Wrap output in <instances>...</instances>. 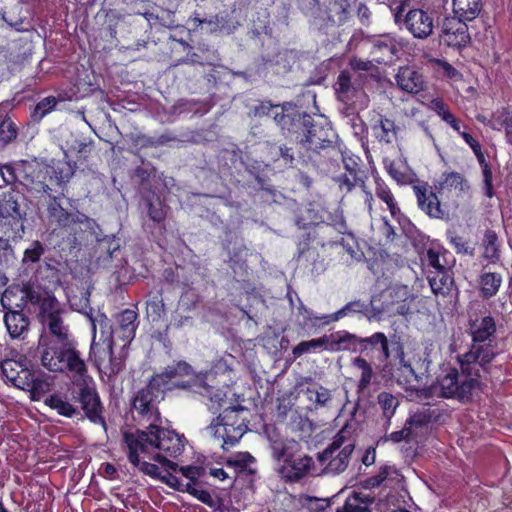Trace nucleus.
<instances>
[{"label":"nucleus","instance_id":"1","mask_svg":"<svg viewBox=\"0 0 512 512\" xmlns=\"http://www.w3.org/2000/svg\"><path fill=\"white\" fill-rule=\"evenodd\" d=\"M163 392L158 386L148 385L140 389L133 398L132 415L134 420L149 423L147 430L137 429L135 432H125L124 440L128 448H184L188 440L183 434L158 426L160 412L157 407L159 393Z\"/></svg>","mask_w":512,"mask_h":512},{"label":"nucleus","instance_id":"2","mask_svg":"<svg viewBox=\"0 0 512 512\" xmlns=\"http://www.w3.org/2000/svg\"><path fill=\"white\" fill-rule=\"evenodd\" d=\"M491 357L492 353L477 347L458 356L460 371L451 368L438 380L439 395L462 403L470 402L473 392L480 387L479 367L486 369L491 363Z\"/></svg>","mask_w":512,"mask_h":512},{"label":"nucleus","instance_id":"3","mask_svg":"<svg viewBox=\"0 0 512 512\" xmlns=\"http://www.w3.org/2000/svg\"><path fill=\"white\" fill-rule=\"evenodd\" d=\"M34 353L33 357L50 372L66 374L75 383L87 377V365L74 339L52 342L43 338Z\"/></svg>","mask_w":512,"mask_h":512},{"label":"nucleus","instance_id":"4","mask_svg":"<svg viewBox=\"0 0 512 512\" xmlns=\"http://www.w3.org/2000/svg\"><path fill=\"white\" fill-rule=\"evenodd\" d=\"M19 183L28 192L37 195H47L48 202L51 197L58 194H51L53 185L63 187L73 176L74 170L70 163L59 161L54 165H45L37 161H21V168L18 169Z\"/></svg>","mask_w":512,"mask_h":512},{"label":"nucleus","instance_id":"5","mask_svg":"<svg viewBox=\"0 0 512 512\" xmlns=\"http://www.w3.org/2000/svg\"><path fill=\"white\" fill-rule=\"evenodd\" d=\"M148 452L149 450H128L127 457L129 462L143 474L161 481L175 491L187 493L209 507L214 506L211 493L202 488L206 484V482L201 480L203 476H195L189 478L188 482H183L173 473H162L157 464L145 460V455Z\"/></svg>","mask_w":512,"mask_h":512},{"label":"nucleus","instance_id":"6","mask_svg":"<svg viewBox=\"0 0 512 512\" xmlns=\"http://www.w3.org/2000/svg\"><path fill=\"white\" fill-rule=\"evenodd\" d=\"M63 198L64 193L59 192L58 196L51 197L50 202H47V217L50 223L67 231L75 242L99 241L102 232L97 222L79 210L65 209L61 204Z\"/></svg>","mask_w":512,"mask_h":512},{"label":"nucleus","instance_id":"7","mask_svg":"<svg viewBox=\"0 0 512 512\" xmlns=\"http://www.w3.org/2000/svg\"><path fill=\"white\" fill-rule=\"evenodd\" d=\"M301 9L320 27L341 26L351 16L349 0H304Z\"/></svg>","mask_w":512,"mask_h":512},{"label":"nucleus","instance_id":"8","mask_svg":"<svg viewBox=\"0 0 512 512\" xmlns=\"http://www.w3.org/2000/svg\"><path fill=\"white\" fill-rule=\"evenodd\" d=\"M66 315V310L61 307L56 298H47L42 304V315L39 316L43 332L40 334L38 342H41L43 338L52 342L74 339L69 325L65 321Z\"/></svg>","mask_w":512,"mask_h":512},{"label":"nucleus","instance_id":"9","mask_svg":"<svg viewBox=\"0 0 512 512\" xmlns=\"http://www.w3.org/2000/svg\"><path fill=\"white\" fill-rule=\"evenodd\" d=\"M301 450H274L273 457L277 461V471L286 482H298L312 468L313 459Z\"/></svg>","mask_w":512,"mask_h":512},{"label":"nucleus","instance_id":"10","mask_svg":"<svg viewBox=\"0 0 512 512\" xmlns=\"http://www.w3.org/2000/svg\"><path fill=\"white\" fill-rule=\"evenodd\" d=\"M277 107H281V111L274 113L273 120L283 133L295 136L298 141L304 138L314 116L301 110L292 102H284Z\"/></svg>","mask_w":512,"mask_h":512},{"label":"nucleus","instance_id":"11","mask_svg":"<svg viewBox=\"0 0 512 512\" xmlns=\"http://www.w3.org/2000/svg\"><path fill=\"white\" fill-rule=\"evenodd\" d=\"M405 0L393 9L396 23L403 21L409 32L419 39H425L433 32V18L422 9H408Z\"/></svg>","mask_w":512,"mask_h":512},{"label":"nucleus","instance_id":"12","mask_svg":"<svg viewBox=\"0 0 512 512\" xmlns=\"http://www.w3.org/2000/svg\"><path fill=\"white\" fill-rule=\"evenodd\" d=\"M244 410V407L240 405L227 406L223 409V412L218 415V423L211 424L207 428V433L219 441L218 444L221 448H224L226 444L235 445L246 432V427H244L242 423L234 426V423L229 422L233 413Z\"/></svg>","mask_w":512,"mask_h":512},{"label":"nucleus","instance_id":"13","mask_svg":"<svg viewBox=\"0 0 512 512\" xmlns=\"http://www.w3.org/2000/svg\"><path fill=\"white\" fill-rule=\"evenodd\" d=\"M299 153L304 163L311 164L323 174L336 171L340 166V162H344L343 153L336 144V140L321 146V148L311 149L306 152L299 151Z\"/></svg>","mask_w":512,"mask_h":512},{"label":"nucleus","instance_id":"14","mask_svg":"<svg viewBox=\"0 0 512 512\" xmlns=\"http://www.w3.org/2000/svg\"><path fill=\"white\" fill-rule=\"evenodd\" d=\"M404 476L401 471L392 465H382L376 475L367 477L358 483V487L365 493L375 494V490L379 489V494L388 491H397L403 487Z\"/></svg>","mask_w":512,"mask_h":512},{"label":"nucleus","instance_id":"15","mask_svg":"<svg viewBox=\"0 0 512 512\" xmlns=\"http://www.w3.org/2000/svg\"><path fill=\"white\" fill-rule=\"evenodd\" d=\"M337 140V135L329 124L328 120L315 115L312 123L308 126L304 138L299 139L300 151L306 152L311 149L321 148V146Z\"/></svg>","mask_w":512,"mask_h":512},{"label":"nucleus","instance_id":"16","mask_svg":"<svg viewBox=\"0 0 512 512\" xmlns=\"http://www.w3.org/2000/svg\"><path fill=\"white\" fill-rule=\"evenodd\" d=\"M410 299V290L406 285H395L371 297V318H380L382 314H391L397 302Z\"/></svg>","mask_w":512,"mask_h":512},{"label":"nucleus","instance_id":"17","mask_svg":"<svg viewBox=\"0 0 512 512\" xmlns=\"http://www.w3.org/2000/svg\"><path fill=\"white\" fill-rule=\"evenodd\" d=\"M9 301V293L6 291L1 298V304L7 310L4 315L5 326L11 338L24 339L30 325L29 318L23 313L24 303L13 306Z\"/></svg>","mask_w":512,"mask_h":512},{"label":"nucleus","instance_id":"18","mask_svg":"<svg viewBox=\"0 0 512 512\" xmlns=\"http://www.w3.org/2000/svg\"><path fill=\"white\" fill-rule=\"evenodd\" d=\"M137 313L133 310L126 309L117 316L118 325L113 329L109 336L104 340L106 344V354L111 360L114 354L113 345L116 338L124 342V346L129 344L135 337L137 329Z\"/></svg>","mask_w":512,"mask_h":512},{"label":"nucleus","instance_id":"19","mask_svg":"<svg viewBox=\"0 0 512 512\" xmlns=\"http://www.w3.org/2000/svg\"><path fill=\"white\" fill-rule=\"evenodd\" d=\"M496 332V323L492 316H484L469 321V333L472 337V345L469 351L475 347L485 349L492 353L491 362L496 356L494 346L491 344V337Z\"/></svg>","mask_w":512,"mask_h":512},{"label":"nucleus","instance_id":"20","mask_svg":"<svg viewBox=\"0 0 512 512\" xmlns=\"http://www.w3.org/2000/svg\"><path fill=\"white\" fill-rule=\"evenodd\" d=\"M153 460L158 463L162 468V473H173L178 472L186 479L193 478L195 476H205L207 474V465L205 464V455L199 454L195 462L190 465H179L168 459L161 453L151 454L150 451L145 455V459Z\"/></svg>","mask_w":512,"mask_h":512},{"label":"nucleus","instance_id":"21","mask_svg":"<svg viewBox=\"0 0 512 512\" xmlns=\"http://www.w3.org/2000/svg\"><path fill=\"white\" fill-rule=\"evenodd\" d=\"M466 21L457 16L444 18L440 29V41L453 48L465 47L471 39Z\"/></svg>","mask_w":512,"mask_h":512},{"label":"nucleus","instance_id":"22","mask_svg":"<svg viewBox=\"0 0 512 512\" xmlns=\"http://www.w3.org/2000/svg\"><path fill=\"white\" fill-rule=\"evenodd\" d=\"M4 377L15 387L22 390H39L43 382L35 379L29 369L23 367L22 363L12 359L4 360L1 363Z\"/></svg>","mask_w":512,"mask_h":512},{"label":"nucleus","instance_id":"23","mask_svg":"<svg viewBox=\"0 0 512 512\" xmlns=\"http://www.w3.org/2000/svg\"><path fill=\"white\" fill-rule=\"evenodd\" d=\"M327 351L365 353V337H359L345 330L326 334Z\"/></svg>","mask_w":512,"mask_h":512},{"label":"nucleus","instance_id":"24","mask_svg":"<svg viewBox=\"0 0 512 512\" xmlns=\"http://www.w3.org/2000/svg\"><path fill=\"white\" fill-rule=\"evenodd\" d=\"M413 191L421 211L435 219L447 217V211L442 207L436 193L429 189L427 183L414 185Z\"/></svg>","mask_w":512,"mask_h":512},{"label":"nucleus","instance_id":"25","mask_svg":"<svg viewBox=\"0 0 512 512\" xmlns=\"http://www.w3.org/2000/svg\"><path fill=\"white\" fill-rule=\"evenodd\" d=\"M397 87L409 94H418L425 89L423 75L414 66H401L395 74Z\"/></svg>","mask_w":512,"mask_h":512},{"label":"nucleus","instance_id":"26","mask_svg":"<svg viewBox=\"0 0 512 512\" xmlns=\"http://www.w3.org/2000/svg\"><path fill=\"white\" fill-rule=\"evenodd\" d=\"M79 401L86 416L92 422L99 423L105 427V421L101 415L102 406L96 391L87 385L81 387L79 391Z\"/></svg>","mask_w":512,"mask_h":512},{"label":"nucleus","instance_id":"27","mask_svg":"<svg viewBox=\"0 0 512 512\" xmlns=\"http://www.w3.org/2000/svg\"><path fill=\"white\" fill-rule=\"evenodd\" d=\"M355 450H322L318 454L321 465H325V471L331 474H340L346 470L351 454Z\"/></svg>","mask_w":512,"mask_h":512},{"label":"nucleus","instance_id":"28","mask_svg":"<svg viewBox=\"0 0 512 512\" xmlns=\"http://www.w3.org/2000/svg\"><path fill=\"white\" fill-rule=\"evenodd\" d=\"M192 373V367L188 363L179 361L177 363L168 365L162 373L154 375L151 378L152 385L158 386L163 391L164 389L168 388L167 386L169 381L179 377L191 375Z\"/></svg>","mask_w":512,"mask_h":512},{"label":"nucleus","instance_id":"29","mask_svg":"<svg viewBox=\"0 0 512 512\" xmlns=\"http://www.w3.org/2000/svg\"><path fill=\"white\" fill-rule=\"evenodd\" d=\"M375 502V495L353 490L347 496L344 504L335 512H370V506Z\"/></svg>","mask_w":512,"mask_h":512},{"label":"nucleus","instance_id":"30","mask_svg":"<svg viewBox=\"0 0 512 512\" xmlns=\"http://www.w3.org/2000/svg\"><path fill=\"white\" fill-rule=\"evenodd\" d=\"M337 99L343 103L353 102L362 91L352 81L350 72L341 71L334 85Z\"/></svg>","mask_w":512,"mask_h":512},{"label":"nucleus","instance_id":"31","mask_svg":"<svg viewBox=\"0 0 512 512\" xmlns=\"http://www.w3.org/2000/svg\"><path fill=\"white\" fill-rule=\"evenodd\" d=\"M357 408L351 413V418L345 423L341 430L334 436L333 442L327 448H355V432L358 428V422L355 420Z\"/></svg>","mask_w":512,"mask_h":512},{"label":"nucleus","instance_id":"32","mask_svg":"<svg viewBox=\"0 0 512 512\" xmlns=\"http://www.w3.org/2000/svg\"><path fill=\"white\" fill-rule=\"evenodd\" d=\"M428 282L435 295L447 296L453 286V278L447 270L431 271Z\"/></svg>","mask_w":512,"mask_h":512},{"label":"nucleus","instance_id":"33","mask_svg":"<svg viewBox=\"0 0 512 512\" xmlns=\"http://www.w3.org/2000/svg\"><path fill=\"white\" fill-rule=\"evenodd\" d=\"M305 394L307 395V399L311 404L308 407L309 411L330 407L332 403L331 391L321 385L307 387Z\"/></svg>","mask_w":512,"mask_h":512},{"label":"nucleus","instance_id":"34","mask_svg":"<svg viewBox=\"0 0 512 512\" xmlns=\"http://www.w3.org/2000/svg\"><path fill=\"white\" fill-rule=\"evenodd\" d=\"M194 391L200 395L207 397L210 401L209 408L211 410H218L223 407L225 402V394L220 389H215L204 380H196L194 382ZM216 411H214L215 413Z\"/></svg>","mask_w":512,"mask_h":512},{"label":"nucleus","instance_id":"35","mask_svg":"<svg viewBox=\"0 0 512 512\" xmlns=\"http://www.w3.org/2000/svg\"><path fill=\"white\" fill-rule=\"evenodd\" d=\"M377 347L381 350L379 359L382 362H387L391 357L392 345L386 335L382 332H376L369 337H365V355L368 356L369 352Z\"/></svg>","mask_w":512,"mask_h":512},{"label":"nucleus","instance_id":"36","mask_svg":"<svg viewBox=\"0 0 512 512\" xmlns=\"http://www.w3.org/2000/svg\"><path fill=\"white\" fill-rule=\"evenodd\" d=\"M256 459L247 451L238 452L235 455L224 459V464L227 467H231L235 469L237 474L247 473L249 475H254L256 470L251 468L250 465L254 463ZM218 464H223L221 461H217Z\"/></svg>","mask_w":512,"mask_h":512},{"label":"nucleus","instance_id":"37","mask_svg":"<svg viewBox=\"0 0 512 512\" xmlns=\"http://www.w3.org/2000/svg\"><path fill=\"white\" fill-rule=\"evenodd\" d=\"M482 0H453L455 16L467 21L474 20L482 11Z\"/></svg>","mask_w":512,"mask_h":512},{"label":"nucleus","instance_id":"38","mask_svg":"<svg viewBox=\"0 0 512 512\" xmlns=\"http://www.w3.org/2000/svg\"><path fill=\"white\" fill-rule=\"evenodd\" d=\"M25 214L13 194H5L0 198V220L11 218L14 221H19Z\"/></svg>","mask_w":512,"mask_h":512},{"label":"nucleus","instance_id":"39","mask_svg":"<svg viewBox=\"0 0 512 512\" xmlns=\"http://www.w3.org/2000/svg\"><path fill=\"white\" fill-rule=\"evenodd\" d=\"M397 53V46L391 39H377L373 42L371 54L377 63L392 61Z\"/></svg>","mask_w":512,"mask_h":512},{"label":"nucleus","instance_id":"40","mask_svg":"<svg viewBox=\"0 0 512 512\" xmlns=\"http://www.w3.org/2000/svg\"><path fill=\"white\" fill-rule=\"evenodd\" d=\"M384 167L388 174L400 185H406L412 182V173L409 168L401 161L385 158Z\"/></svg>","mask_w":512,"mask_h":512},{"label":"nucleus","instance_id":"41","mask_svg":"<svg viewBox=\"0 0 512 512\" xmlns=\"http://www.w3.org/2000/svg\"><path fill=\"white\" fill-rule=\"evenodd\" d=\"M438 192L445 190H458L459 192H465L469 189V185L465 177L455 171L445 172L442 175V180L435 186Z\"/></svg>","mask_w":512,"mask_h":512},{"label":"nucleus","instance_id":"42","mask_svg":"<svg viewBox=\"0 0 512 512\" xmlns=\"http://www.w3.org/2000/svg\"><path fill=\"white\" fill-rule=\"evenodd\" d=\"M357 313L365 314L369 318V315L371 314L370 304L366 305L361 300H354L348 302L344 307H342L335 313L327 315L325 319H327L328 321L336 322L345 316Z\"/></svg>","mask_w":512,"mask_h":512},{"label":"nucleus","instance_id":"43","mask_svg":"<svg viewBox=\"0 0 512 512\" xmlns=\"http://www.w3.org/2000/svg\"><path fill=\"white\" fill-rule=\"evenodd\" d=\"M392 375L407 390H419V377L411 365H404V368H394Z\"/></svg>","mask_w":512,"mask_h":512},{"label":"nucleus","instance_id":"44","mask_svg":"<svg viewBox=\"0 0 512 512\" xmlns=\"http://www.w3.org/2000/svg\"><path fill=\"white\" fill-rule=\"evenodd\" d=\"M483 257L490 263H496L500 259L498 236L493 230H486L483 238Z\"/></svg>","mask_w":512,"mask_h":512},{"label":"nucleus","instance_id":"45","mask_svg":"<svg viewBox=\"0 0 512 512\" xmlns=\"http://www.w3.org/2000/svg\"><path fill=\"white\" fill-rule=\"evenodd\" d=\"M374 179H375V194H376V196L387 204V207H388L390 213L393 216H395L400 210L397 206V203L394 199V196H393L390 188L385 183V181L382 180L380 177H375Z\"/></svg>","mask_w":512,"mask_h":512},{"label":"nucleus","instance_id":"46","mask_svg":"<svg viewBox=\"0 0 512 512\" xmlns=\"http://www.w3.org/2000/svg\"><path fill=\"white\" fill-rule=\"evenodd\" d=\"M501 283L502 278L499 274L489 272L481 275L480 285L483 297L491 298L492 296L496 295Z\"/></svg>","mask_w":512,"mask_h":512},{"label":"nucleus","instance_id":"47","mask_svg":"<svg viewBox=\"0 0 512 512\" xmlns=\"http://www.w3.org/2000/svg\"><path fill=\"white\" fill-rule=\"evenodd\" d=\"M45 404L65 417H72L77 413V409L58 394H53L46 398Z\"/></svg>","mask_w":512,"mask_h":512},{"label":"nucleus","instance_id":"48","mask_svg":"<svg viewBox=\"0 0 512 512\" xmlns=\"http://www.w3.org/2000/svg\"><path fill=\"white\" fill-rule=\"evenodd\" d=\"M299 313L303 316V320L300 323V326L304 330H311L313 328H320L324 325H328L333 321H328L325 319L327 315L316 316L302 304L299 307Z\"/></svg>","mask_w":512,"mask_h":512},{"label":"nucleus","instance_id":"49","mask_svg":"<svg viewBox=\"0 0 512 512\" xmlns=\"http://www.w3.org/2000/svg\"><path fill=\"white\" fill-rule=\"evenodd\" d=\"M377 403L382 410L383 417L390 421L399 406V399L389 392H381L377 396Z\"/></svg>","mask_w":512,"mask_h":512},{"label":"nucleus","instance_id":"50","mask_svg":"<svg viewBox=\"0 0 512 512\" xmlns=\"http://www.w3.org/2000/svg\"><path fill=\"white\" fill-rule=\"evenodd\" d=\"M352 365L355 368H358L361 370V376L358 382V388L360 390H365L369 387L371 380L374 376V372L372 369L371 364L363 357H355L352 360Z\"/></svg>","mask_w":512,"mask_h":512},{"label":"nucleus","instance_id":"51","mask_svg":"<svg viewBox=\"0 0 512 512\" xmlns=\"http://www.w3.org/2000/svg\"><path fill=\"white\" fill-rule=\"evenodd\" d=\"M16 124L9 117H3L0 108V145H7L17 138Z\"/></svg>","mask_w":512,"mask_h":512},{"label":"nucleus","instance_id":"52","mask_svg":"<svg viewBox=\"0 0 512 512\" xmlns=\"http://www.w3.org/2000/svg\"><path fill=\"white\" fill-rule=\"evenodd\" d=\"M317 349L327 350L326 334L317 339L300 342L293 348L292 353L295 357H300L303 354L315 351Z\"/></svg>","mask_w":512,"mask_h":512},{"label":"nucleus","instance_id":"53","mask_svg":"<svg viewBox=\"0 0 512 512\" xmlns=\"http://www.w3.org/2000/svg\"><path fill=\"white\" fill-rule=\"evenodd\" d=\"M215 23L218 26V31L226 32L230 34L236 30V28L240 25L239 21L234 16V11L232 12H220L215 15Z\"/></svg>","mask_w":512,"mask_h":512},{"label":"nucleus","instance_id":"54","mask_svg":"<svg viewBox=\"0 0 512 512\" xmlns=\"http://www.w3.org/2000/svg\"><path fill=\"white\" fill-rule=\"evenodd\" d=\"M57 105V99L54 96H48L36 104L31 114L33 121L40 122L48 113L53 111Z\"/></svg>","mask_w":512,"mask_h":512},{"label":"nucleus","instance_id":"55","mask_svg":"<svg viewBox=\"0 0 512 512\" xmlns=\"http://www.w3.org/2000/svg\"><path fill=\"white\" fill-rule=\"evenodd\" d=\"M355 167H350L348 164H345V167L348 174L340 175L336 178V182L338 183L340 189H345L346 192L352 191V189L357 185L358 181H362L358 177L357 173V164H354Z\"/></svg>","mask_w":512,"mask_h":512},{"label":"nucleus","instance_id":"56","mask_svg":"<svg viewBox=\"0 0 512 512\" xmlns=\"http://www.w3.org/2000/svg\"><path fill=\"white\" fill-rule=\"evenodd\" d=\"M148 215L154 222H161L166 217L164 205L158 196H152L146 199Z\"/></svg>","mask_w":512,"mask_h":512},{"label":"nucleus","instance_id":"57","mask_svg":"<svg viewBox=\"0 0 512 512\" xmlns=\"http://www.w3.org/2000/svg\"><path fill=\"white\" fill-rule=\"evenodd\" d=\"M432 106H433V109L442 118L443 121H445L447 124H449L455 131L459 132L460 126H459L457 119L449 111L446 104L442 100H440V99L433 100Z\"/></svg>","mask_w":512,"mask_h":512},{"label":"nucleus","instance_id":"58","mask_svg":"<svg viewBox=\"0 0 512 512\" xmlns=\"http://www.w3.org/2000/svg\"><path fill=\"white\" fill-rule=\"evenodd\" d=\"M289 425L292 430H297L305 434H310L314 429V423L306 416L299 412H292Z\"/></svg>","mask_w":512,"mask_h":512},{"label":"nucleus","instance_id":"59","mask_svg":"<svg viewBox=\"0 0 512 512\" xmlns=\"http://www.w3.org/2000/svg\"><path fill=\"white\" fill-rule=\"evenodd\" d=\"M430 422V415L428 412H418L412 415L407 421L406 425L411 427L413 437L417 435V431L426 428Z\"/></svg>","mask_w":512,"mask_h":512},{"label":"nucleus","instance_id":"60","mask_svg":"<svg viewBox=\"0 0 512 512\" xmlns=\"http://www.w3.org/2000/svg\"><path fill=\"white\" fill-rule=\"evenodd\" d=\"M493 129L504 128L507 135L512 134V114L507 110L503 109L499 111L491 125Z\"/></svg>","mask_w":512,"mask_h":512},{"label":"nucleus","instance_id":"61","mask_svg":"<svg viewBox=\"0 0 512 512\" xmlns=\"http://www.w3.org/2000/svg\"><path fill=\"white\" fill-rule=\"evenodd\" d=\"M379 126L382 130V135L379 136L380 140L385 141L386 143L392 142L396 135L394 122L388 118H381Z\"/></svg>","mask_w":512,"mask_h":512},{"label":"nucleus","instance_id":"62","mask_svg":"<svg viewBox=\"0 0 512 512\" xmlns=\"http://www.w3.org/2000/svg\"><path fill=\"white\" fill-rule=\"evenodd\" d=\"M164 310V302L160 295L154 296L147 302V313L153 317V320L159 319Z\"/></svg>","mask_w":512,"mask_h":512},{"label":"nucleus","instance_id":"63","mask_svg":"<svg viewBox=\"0 0 512 512\" xmlns=\"http://www.w3.org/2000/svg\"><path fill=\"white\" fill-rule=\"evenodd\" d=\"M449 238L451 244L454 246L458 254H467L471 256L474 254V248L471 247L469 243L465 241L462 237L451 234Z\"/></svg>","mask_w":512,"mask_h":512},{"label":"nucleus","instance_id":"64","mask_svg":"<svg viewBox=\"0 0 512 512\" xmlns=\"http://www.w3.org/2000/svg\"><path fill=\"white\" fill-rule=\"evenodd\" d=\"M44 253V247L39 241H34L24 252V261L37 262Z\"/></svg>","mask_w":512,"mask_h":512}]
</instances>
